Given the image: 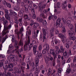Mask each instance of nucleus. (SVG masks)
<instances>
[{
	"mask_svg": "<svg viewBox=\"0 0 76 76\" xmlns=\"http://www.w3.org/2000/svg\"><path fill=\"white\" fill-rule=\"evenodd\" d=\"M12 57L13 56H9L7 57V58L9 60H11V61H12Z\"/></svg>",
	"mask_w": 76,
	"mask_h": 76,
	"instance_id": "a18cd8bd",
	"label": "nucleus"
},
{
	"mask_svg": "<svg viewBox=\"0 0 76 76\" xmlns=\"http://www.w3.org/2000/svg\"><path fill=\"white\" fill-rule=\"evenodd\" d=\"M73 43V42H72L70 40L68 42V44L69 45V46H71V45H72Z\"/></svg>",
	"mask_w": 76,
	"mask_h": 76,
	"instance_id": "603ef678",
	"label": "nucleus"
},
{
	"mask_svg": "<svg viewBox=\"0 0 76 76\" xmlns=\"http://www.w3.org/2000/svg\"><path fill=\"white\" fill-rule=\"evenodd\" d=\"M10 21V24L8 25V30L10 29V28H12V25H13V20H10H10H8Z\"/></svg>",
	"mask_w": 76,
	"mask_h": 76,
	"instance_id": "f3484780",
	"label": "nucleus"
},
{
	"mask_svg": "<svg viewBox=\"0 0 76 76\" xmlns=\"http://www.w3.org/2000/svg\"><path fill=\"white\" fill-rule=\"evenodd\" d=\"M2 24L4 26V30H8V20L7 19H5L4 17H2Z\"/></svg>",
	"mask_w": 76,
	"mask_h": 76,
	"instance_id": "f03ea898",
	"label": "nucleus"
},
{
	"mask_svg": "<svg viewBox=\"0 0 76 76\" xmlns=\"http://www.w3.org/2000/svg\"><path fill=\"white\" fill-rule=\"evenodd\" d=\"M70 67V65H69V67L68 68H67V70H66V73L67 75H69V74H70V73L71 72L72 70Z\"/></svg>",
	"mask_w": 76,
	"mask_h": 76,
	"instance_id": "a211bd4d",
	"label": "nucleus"
},
{
	"mask_svg": "<svg viewBox=\"0 0 76 76\" xmlns=\"http://www.w3.org/2000/svg\"><path fill=\"white\" fill-rule=\"evenodd\" d=\"M62 9H65V8L66 7V5L64 4V3H62Z\"/></svg>",
	"mask_w": 76,
	"mask_h": 76,
	"instance_id": "bf43d9fd",
	"label": "nucleus"
},
{
	"mask_svg": "<svg viewBox=\"0 0 76 76\" xmlns=\"http://www.w3.org/2000/svg\"><path fill=\"white\" fill-rule=\"evenodd\" d=\"M76 56H75L73 60V63L75 64V63H76Z\"/></svg>",
	"mask_w": 76,
	"mask_h": 76,
	"instance_id": "774afa93",
	"label": "nucleus"
},
{
	"mask_svg": "<svg viewBox=\"0 0 76 76\" xmlns=\"http://www.w3.org/2000/svg\"><path fill=\"white\" fill-rule=\"evenodd\" d=\"M28 5H26L24 6V8H25V11L26 13H28L29 11H28Z\"/></svg>",
	"mask_w": 76,
	"mask_h": 76,
	"instance_id": "c85d7f7f",
	"label": "nucleus"
},
{
	"mask_svg": "<svg viewBox=\"0 0 76 76\" xmlns=\"http://www.w3.org/2000/svg\"><path fill=\"white\" fill-rule=\"evenodd\" d=\"M39 16L41 18H43V19H46V17L45 16V15H44V13H41L40 14Z\"/></svg>",
	"mask_w": 76,
	"mask_h": 76,
	"instance_id": "a878e982",
	"label": "nucleus"
},
{
	"mask_svg": "<svg viewBox=\"0 0 76 76\" xmlns=\"http://www.w3.org/2000/svg\"><path fill=\"white\" fill-rule=\"evenodd\" d=\"M18 53H22V52H23V48H21L19 49L18 51Z\"/></svg>",
	"mask_w": 76,
	"mask_h": 76,
	"instance_id": "e2e57ef3",
	"label": "nucleus"
},
{
	"mask_svg": "<svg viewBox=\"0 0 76 76\" xmlns=\"http://www.w3.org/2000/svg\"><path fill=\"white\" fill-rule=\"evenodd\" d=\"M23 18L26 21H30L31 20V18L29 17L27 14H24L23 16Z\"/></svg>",
	"mask_w": 76,
	"mask_h": 76,
	"instance_id": "6e6552de",
	"label": "nucleus"
},
{
	"mask_svg": "<svg viewBox=\"0 0 76 76\" xmlns=\"http://www.w3.org/2000/svg\"><path fill=\"white\" fill-rule=\"evenodd\" d=\"M50 54H51L52 55L55 53L54 50L53 49H50Z\"/></svg>",
	"mask_w": 76,
	"mask_h": 76,
	"instance_id": "c9c22d12",
	"label": "nucleus"
},
{
	"mask_svg": "<svg viewBox=\"0 0 76 76\" xmlns=\"http://www.w3.org/2000/svg\"><path fill=\"white\" fill-rule=\"evenodd\" d=\"M49 45L47 43H46L45 46V49L47 51H48V50H49Z\"/></svg>",
	"mask_w": 76,
	"mask_h": 76,
	"instance_id": "412c9836",
	"label": "nucleus"
},
{
	"mask_svg": "<svg viewBox=\"0 0 76 76\" xmlns=\"http://www.w3.org/2000/svg\"><path fill=\"white\" fill-rule=\"evenodd\" d=\"M18 16L19 17H23V13H24V11L23 10H21L19 11L18 13Z\"/></svg>",
	"mask_w": 76,
	"mask_h": 76,
	"instance_id": "dca6fc26",
	"label": "nucleus"
},
{
	"mask_svg": "<svg viewBox=\"0 0 76 76\" xmlns=\"http://www.w3.org/2000/svg\"><path fill=\"white\" fill-rule=\"evenodd\" d=\"M47 50L45 49H44L42 51V53L43 54H45L47 52Z\"/></svg>",
	"mask_w": 76,
	"mask_h": 76,
	"instance_id": "864d4df0",
	"label": "nucleus"
},
{
	"mask_svg": "<svg viewBox=\"0 0 76 76\" xmlns=\"http://www.w3.org/2000/svg\"><path fill=\"white\" fill-rule=\"evenodd\" d=\"M39 10L40 12H42V10L43 9L42 7H39Z\"/></svg>",
	"mask_w": 76,
	"mask_h": 76,
	"instance_id": "69168bd1",
	"label": "nucleus"
},
{
	"mask_svg": "<svg viewBox=\"0 0 76 76\" xmlns=\"http://www.w3.org/2000/svg\"><path fill=\"white\" fill-rule=\"evenodd\" d=\"M23 27H22L20 30V31L19 32H18L17 33V35H18V37L19 38V34H21V38H22V37L23 36V34H22V32L23 31Z\"/></svg>",
	"mask_w": 76,
	"mask_h": 76,
	"instance_id": "1a4fd4ad",
	"label": "nucleus"
},
{
	"mask_svg": "<svg viewBox=\"0 0 76 76\" xmlns=\"http://www.w3.org/2000/svg\"><path fill=\"white\" fill-rule=\"evenodd\" d=\"M69 28V29L70 30L72 31V30H73L74 29V27H73V26L72 24H70L68 26Z\"/></svg>",
	"mask_w": 76,
	"mask_h": 76,
	"instance_id": "aec40b11",
	"label": "nucleus"
},
{
	"mask_svg": "<svg viewBox=\"0 0 76 76\" xmlns=\"http://www.w3.org/2000/svg\"><path fill=\"white\" fill-rule=\"evenodd\" d=\"M45 60L46 64H48V61H49V60L47 58H45Z\"/></svg>",
	"mask_w": 76,
	"mask_h": 76,
	"instance_id": "3c124183",
	"label": "nucleus"
},
{
	"mask_svg": "<svg viewBox=\"0 0 76 76\" xmlns=\"http://www.w3.org/2000/svg\"><path fill=\"white\" fill-rule=\"evenodd\" d=\"M18 45L19 46H22L23 45V42L22 41V40H20L19 42V43L18 44Z\"/></svg>",
	"mask_w": 76,
	"mask_h": 76,
	"instance_id": "4c0bfd02",
	"label": "nucleus"
},
{
	"mask_svg": "<svg viewBox=\"0 0 76 76\" xmlns=\"http://www.w3.org/2000/svg\"><path fill=\"white\" fill-rule=\"evenodd\" d=\"M26 70H29L30 69V67L29 66V64L27 63L26 64Z\"/></svg>",
	"mask_w": 76,
	"mask_h": 76,
	"instance_id": "a19ab883",
	"label": "nucleus"
},
{
	"mask_svg": "<svg viewBox=\"0 0 76 76\" xmlns=\"http://www.w3.org/2000/svg\"><path fill=\"white\" fill-rule=\"evenodd\" d=\"M20 64L22 66H23L24 67H25V66H26V64L25 63V62L23 61V62Z\"/></svg>",
	"mask_w": 76,
	"mask_h": 76,
	"instance_id": "13d9d810",
	"label": "nucleus"
},
{
	"mask_svg": "<svg viewBox=\"0 0 76 76\" xmlns=\"http://www.w3.org/2000/svg\"><path fill=\"white\" fill-rule=\"evenodd\" d=\"M54 31H55V29L52 28L50 30V37H53L54 36Z\"/></svg>",
	"mask_w": 76,
	"mask_h": 76,
	"instance_id": "4468645a",
	"label": "nucleus"
},
{
	"mask_svg": "<svg viewBox=\"0 0 76 76\" xmlns=\"http://www.w3.org/2000/svg\"><path fill=\"white\" fill-rule=\"evenodd\" d=\"M67 33L68 34L69 37H72V36H73V35H74L73 33V32H71L70 30H68V31Z\"/></svg>",
	"mask_w": 76,
	"mask_h": 76,
	"instance_id": "b1692460",
	"label": "nucleus"
},
{
	"mask_svg": "<svg viewBox=\"0 0 76 76\" xmlns=\"http://www.w3.org/2000/svg\"><path fill=\"white\" fill-rule=\"evenodd\" d=\"M47 58H48V60H49V61H50V60L53 61V58L52 57L51 55H49Z\"/></svg>",
	"mask_w": 76,
	"mask_h": 76,
	"instance_id": "e433bc0d",
	"label": "nucleus"
},
{
	"mask_svg": "<svg viewBox=\"0 0 76 76\" xmlns=\"http://www.w3.org/2000/svg\"><path fill=\"white\" fill-rule=\"evenodd\" d=\"M57 19V17L56 16L50 15L49 16L48 19L50 20L51 19H52L53 20H55Z\"/></svg>",
	"mask_w": 76,
	"mask_h": 76,
	"instance_id": "ddd939ff",
	"label": "nucleus"
},
{
	"mask_svg": "<svg viewBox=\"0 0 76 76\" xmlns=\"http://www.w3.org/2000/svg\"><path fill=\"white\" fill-rule=\"evenodd\" d=\"M21 3V0H17V3L16 4L17 6H20V4Z\"/></svg>",
	"mask_w": 76,
	"mask_h": 76,
	"instance_id": "79ce46f5",
	"label": "nucleus"
},
{
	"mask_svg": "<svg viewBox=\"0 0 76 76\" xmlns=\"http://www.w3.org/2000/svg\"><path fill=\"white\" fill-rule=\"evenodd\" d=\"M62 32L63 34H64L66 32V29H65V27H63L62 28Z\"/></svg>",
	"mask_w": 76,
	"mask_h": 76,
	"instance_id": "8fccbe9b",
	"label": "nucleus"
},
{
	"mask_svg": "<svg viewBox=\"0 0 76 76\" xmlns=\"http://www.w3.org/2000/svg\"><path fill=\"white\" fill-rule=\"evenodd\" d=\"M36 33L37 34H36L35 31H33V32L32 37L34 39L36 38V37H37V35L39 33V30L37 31Z\"/></svg>",
	"mask_w": 76,
	"mask_h": 76,
	"instance_id": "9b49d317",
	"label": "nucleus"
},
{
	"mask_svg": "<svg viewBox=\"0 0 76 76\" xmlns=\"http://www.w3.org/2000/svg\"><path fill=\"white\" fill-rule=\"evenodd\" d=\"M8 30H4V28L3 31H2V36H4L5 35L7 34V33H9V31H7Z\"/></svg>",
	"mask_w": 76,
	"mask_h": 76,
	"instance_id": "5701e85b",
	"label": "nucleus"
},
{
	"mask_svg": "<svg viewBox=\"0 0 76 76\" xmlns=\"http://www.w3.org/2000/svg\"><path fill=\"white\" fill-rule=\"evenodd\" d=\"M55 53H56V54H60V49L56 50Z\"/></svg>",
	"mask_w": 76,
	"mask_h": 76,
	"instance_id": "4d7b16f0",
	"label": "nucleus"
},
{
	"mask_svg": "<svg viewBox=\"0 0 76 76\" xmlns=\"http://www.w3.org/2000/svg\"><path fill=\"white\" fill-rule=\"evenodd\" d=\"M7 38H8V37L7 36V35H6V36L4 37V38L2 39V43H3L5 41H6V39Z\"/></svg>",
	"mask_w": 76,
	"mask_h": 76,
	"instance_id": "cd10ccee",
	"label": "nucleus"
},
{
	"mask_svg": "<svg viewBox=\"0 0 76 76\" xmlns=\"http://www.w3.org/2000/svg\"><path fill=\"white\" fill-rule=\"evenodd\" d=\"M18 67L19 69H21L22 70H24L25 69V67L21 66L20 64L18 65Z\"/></svg>",
	"mask_w": 76,
	"mask_h": 76,
	"instance_id": "bb28decb",
	"label": "nucleus"
},
{
	"mask_svg": "<svg viewBox=\"0 0 76 76\" xmlns=\"http://www.w3.org/2000/svg\"><path fill=\"white\" fill-rule=\"evenodd\" d=\"M61 18H58L56 20V24L54 25V26L55 28H58V25L59 23H60V22H61Z\"/></svg>",
	"mask_w": 76,
	"mask_h": 76,
	"instance_id": "9d476101",
	"label": "nucleus"
},
{
	"mask_svg": "<svg viewBox=\"0 0 76 76\" xmlns=\"http://www.w3.org/2000/svg\"><path fill=\"white\" fill-rule=\"evenodd\" d=\"M70 39L73 40V41H74V40H75L76 39V37L75 36L69 38Z\"/></svg>",
	"mask_w": 76,
	"mask_h": 76,
	"instance_id": "09e8293b",
	"label": "nucleus"
},
{
	"mask_svg": "<svg viewBox=\"0 0 76 76\" xmlns=\"http://www.w3.org/2000/svg\"><path fill=\"white\" fill-rule=\"evenodd\" d=\"M12 62L16 61L17 62H18L19 61V59L18 58V57L17 56H15V55L12 56Z\"/></svg>",
	"mask_w": 76,
	"mask_h": 76,
	"instance_id": "0eeeda50",
	"label": "nucleus"
},
{
	"mask_svg": "<svg viewBox=\"0 0 76 76\" xmlns=\"http://www.w3.org/2000/svg\"><path fill=\"white\" fill-rule=\"evenodd\" d=\"M15 36L12 35V42H15Z\"/></svg>",
	"mask_w": 76,
	"mask_h": 76,
	"instance_id": "6e6d98bb",
	"label": "nucleus"
},
{
	"mask_svg": "<svg viewBox=\"0 0 76 76\" xmlns=\"http://www.w3.org/2000/svg\"><path fill=\"white\" fill-rule=\"evenodd\" d=\"M31 30H29L28 31H26V38L27 37L28 40L26 42H25V44L24 46L23 49L25 51L28 50L29 51L31 50L32 47V44H30V35H31Z\"/></svg>",
	"mask_w": 76,
	"mask_h": 76,
	"instance_id": "f257e3e1",
	"label": "nucleus"
},
{
	"mask_svg": "<svg viewBox=\"0 0 76 76\" xmlns=\"http://www.w3.org/2000/svg\"><path fill=\"white\" fill-rule=\"evenodd\" d=\"M13 67V64L12 63H10L8 65V69H10V68H12Z\"/></svg>",
	"mask_w": 76,
	"mask_h": 76,
	"instance_id": "c756f323",
	"label": "nucleus"
},
{
	"mask_svg": "<svg viewBox=\"0 0 76 76\" xmlns=\"http://www.w3.org/2000/svg\"><path fill=\"white\" fill-rule=\"evenodd\" d=\"M34 54L35 56H37L38 54H39V52L35 50V51H33Z\"/></svg>",
	"mask_w": 76,
	"mask_h": 76,
	"instance_id": "de8ad7c7",
	"label": "nucleus"
},
{
	"mask_svg": "<svg viewBox=\"0 0 76 76\" xmlns=\"http://www.w3.org/2000/svg\"><path fill=\"white\" fill-rule=\"evenodd\" d=\"M25 61L26 63H29V64H31V61H30V59H29V58H28L27 59V58H26L25 60Z\"/></svg>",
	"mask_w": 76,
	"mask_h": 76,
	"instance_id": "7c9ffc66",
	"label": "nucleus"
},
{
	"mask_svg": "<svg viewBox=\"0 0 76 76\" xmlns=\"http://www.w3.org/2000/svg\"><path fill=\"white\" fill-rule=\"evenodd\" d=\"M37 19L38 21V22H42V20H43L42 18H40L39 17H37Z\"/></svg>",
	"mask_w": 76,
	"mask_h": 76,
	"instance_id": "473e14b6",
	"label": "nucleus"
},
{
	"mask_svg": "<svg viewBox=\"0 0 76 76\" xmlns=\"http://www.w3.org/2000/svg\"><path fill=\"white\" fill-rule=\"evenodd\" d=\"M53 59L54 60H56V58H57V55L56 54V53H54L53 55Z\"/></svg>",
	"mask_w": 76,
	"mask_h": 76,
	"instance_id": "49530a36",
	"label": "nucleus"
},
{
	"mask_svg": "<svg viewBox=\"0 0 76 76\" xmlns=\"http://www.w3.org/2000/svg\"><path fill=\"white\" fill-rule=\"evenodd\" d=\"M42 50V45H39V50L40 51H41Z\"/></svg>",
	"mask_w": 76,
	"mask_h": 76,
	"instance_id": "338daca9",
	"label": "nucleus"
},
{
	"mask_svg": "<svg viewBox=\"0 0 76 76\" xmlns=\"http://www.w3.org/2000/svg\"><path fill=\"white\" fill-rule=\"evenodd\" d=\"M42 57V53H39V55L36 57L35 60H36L35 62V66L37 67L38 66L39 63V58H41Z\"/></svg>",
	"mask_w": 76,
	"mask_h": 76,
	"instance_id": "7ed1b4c3",
	"label": "nucleus"
},
{
	"mask_svg": "<svg viewBox=\"0 0 76 76\" xmlns=\"http://www.w3.org/2000/svg\"><path fill=\"white\" fill-rule=\"evenodd\" d=\"M62 20L63 24H66V20H64V18H62Z\"/></svg>",
	"mask_w": 76,
	"mask_h": 76,
	"instance_id": "052dcab7",
	"label": "nucleus"
},
{
	"mask_svg": "<svg viewBox=\"0 0 76 76\" xmlns=\"http://www.w3.org/2000/svg\"><path fill=\"white\" fill-rule=\"evenodd\" d=\"M31 23L30 24V25L31 26H32L34 25L35 22H34V21L33 20H32L31 21Z\"/></svg>",
	"mask_w": 76,
	"mask_h": 76,
	"instance_id": "ea45409f",
	"label": "nucleus"
},
{
	"mask_svg": "<svg viewBox=\"0 0 76 76\" xmlns=\"http://www.w3.org/2000/svg\"><path fill=\"white\" fill-rule=\"evenodd\" d=\"M5 17L6 19H7L8 20L10 21V17L9 15V12L7 10H5Z\"/></svg>",
	"mask_w": 76,
	"mask_h": 76,
	"instance_id": "39448f33",
	"label": "nucleus"
},
{
	"mask_svg": "<svg viewBox=\"0 0 76 76\" xmlns=\"http://www.w3.org/2000/svg\"><path fill=\"white\" fill-rule=\"evenodd\" d=\"M59 50L60 53H64V49L63 48V46H60Z\"/></svg>",
	"mask_w": 76,
	"mask_h": 76,
	"instance_id": "6ab92c4d",
	"label": "nucleus"
},
{
	"mask_svg": "<svg viewBox=\"0 0 76 76\" xmlns=\"http://www.w3.org/2000/svg\"><path fill=\"white\" fill-rule=\"evenodd\" d=\"M10 62H11L10 60H7L5 62V64H9Z\"/></svg>",
	"mask_w": 76,
	"mask_h": 76,
	"instance_id": "5fc2aeb1",
	"label": "nucleus"
},
{
	"mask_svg": "<svg viewBox=\"0 0 76 76\" xmlns=\"http://www.w3.org/2000/svg\"><path fill=\"white\" fill-rule=\"evenodd\" d=\"M63 56L65 58H69V56L68 55L67 52V50H65L63 53Z\"/></svg>",
	"mask_w": 76,
	"mask_h": 76,
	"instance_id": "2eb2a0df",
	"label": "nucleus"
},
{
	"mask_svg": "<svg viewBox=\"0 0 76 76\" xmlns=\"http://www.w3.org/2000/svg\"><path fill=\"white\" fill-rule=\"evenodd\" d=\"M56 7L58 9L60 7V3L59 2H58L56 4Z\"/></svg>",
	"mask_w": 76,
	"mask_h": 76,
	"instance_id": "37998d69",
	"label": "nucleus"
},
{
	"mask_svg": "<svg viewBox=\"0 0 76 76\" xmlns=\"http://www.w3.org/2000/svg\"><path fill=\"white\" fill-rule=\"evenodd\" d=\"M14 9L16 11H19L20 10V7L19 6H15L14 7Z\"/></svg>",
	"mask_w": 76,
	"mask_h": 76,
	"instance_id": "4be33fe9",
	"label": "nucleus"
},
{
	"mask_svg": "<svg viewBox=\"0 0 76 76\" xmlns=\"http://www.w3.org/2000/svg\"><path fill=\"white\" fill-rule=\"evenodd\" d=\"M58 37L59 38H62V41L63 43V44H64L65 42H66V37H65L63 35V34L61 33H60L58 35Z\"/></svg>",
	"mask_w": 76,
	"mask_h": 76,
	"instance_id": "20e7f679",
	"label": "nucleus"
},
{
	"mask_svg": "<svg viewBox=\"0 0 76 76\" xmlns=\"http://www.w3.org/2000/svg\"><path fill=\"white\" fill-rule=\"evenodd\" d=\"M42 30L43 34V42H44V41H45V40H46V31L44 28H42Z\"/></svg>",
	"mask_w": 76,
	"mask_h": 76,
	"instance_id": "423d86ee",
	"label": "nucleus"
},
{
	"mask_svg": "<svg viewBox=\"0 0 76 76\" xmlns=\"http://www.w3.org/2000/svg\"><path fill=\"white\" fill-rule=\"evenodd\" d=\"M3 68L4 70H8V67L7 65H6L5 67L3 66Z\"/></svg>",
	"mask_w": 76,
	"mask_h": 76,
	"instance_id": "c03bdc74",
	"label": "nucleus"
},
{
	"mask_svg": "<svg viewBox=\"0 0 76 76\" xmlns=\"http://www.w3.org/2000/svg\"><path fill=\"white\" fill-rule=\"evenodd\" d=\"M14 70L19 75L22 72V70L19 69L17 66L14 67Z\"/></svg>",
	"mask_w": 76,
	"mask_h": 76,
	"instance_id": "f8f14e48",
	"label": "nucleus"
},
{
	"mask_svg": "<svg viewBox=\"0 0 76 76\" xmlns=\"http://www.w3.org/2000/svg\"><path fill=\"white\" fill-rule=\"evenodd\" d=\"M39 26V23L37 22H35L34 24L33 25V27L34 28H37Z\"/></svg>",
	"mask_w": 76,
	"mask_h": 76,
	"instance_id": "393cba45",
	"label": "nucleus"
},
{
	"mask_svg": "<svg viewBox=\"0 0 76 76\" xmlns=\"http://www.w3.org/2000/svg\"><path fill=\"white\" fill-rule=\"evenodd\" d=\"M72 23V21L70 20H68L66 22V25L68 26L69 25H71V23Z\"/></svg>",
	"mask_w": 76,
	"mask_h": 76,
	"instance_id": "2f4dec72",
	"label": "nucleus"
},
{
	"mask_svg": "<svg viewBox=\"0 0 76 76\" xmlns=\"http://www.w3.org/2000/svg\"><path fill=\"white\" fill-rule=\"evenodd\" d=\"M37 46L36 45H34L33 47V51H37Z\"/></svg>",
	"mask_w": 76,
	"mask_h": 76,
	"instance_id": "f704fd0d",
	"label": "nucleus"
},
{
	"mask_svg": "<svg viewBox=\"0 0 76 76\" xmlns=\"http://www.w3.org/2000/svg\"><path fill=\"white\" fill-rule=\"evenodd\" d=\"M52 72V70H51V68H49V71L48 73V76H50V75H51V72Z\"/></svg>",
	"mask_w": 76,
	"mask_h": 76,
	"instance_id": "58836bf2",
	"label": "nucleus"
},
{
	"mask_svg": "<svg viewBox=\"0 0 76 76\" xmlns=\"http://www.w3.org/2000/svg\"><path fill=\"white\" fill-rule=\"evenodd\" d=\"M3 61H4V59H2L0 61V67H2L3 66Z\"/></svg>",
	"mask_w": 76,
	"mask_h": 76,
	"instance_id": "72a5a7b5",
	"label": "nucleus"
},
{
	"mask_svg": "<svg viewBox=\"0 0 76 76\" xmlns=\"http://www.w3.org/2000/svg\"><path fill=\"white\" fill-rule=\"evenodd\" d=\"M52 64L53 66H55L56 65V60H53L52 61Z\"/></svg>",
	"mask_w": 76,
	"mask_h": 76,
	"instance_id": "680f3d73",
	"label": "nucleus"
},
{
	"mask_svg": "<svg viewBox=\"0 0 76 76\" xmlns=\"http://www.w3.org/2000/svg\"><path fill=\"white\" fill-rule=\"evenodd\" d=\"M39 70L37 69L36 71H35V73L36 75H38L39 74Z\"/></svg>",
	"mask_w": 76,
	"mask_h": 76,
	"instance_id": "0e129e2a",
	"label": "nucleus"
}]
</instances>
